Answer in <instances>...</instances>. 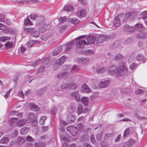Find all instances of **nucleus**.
I'll return each instance as SVG.
<instances>
[{
    "instance_id": "1",
    "label": "nucleus",
    "mask_w": 147,
    "mask_h": 147,
    "mask_svg": "<svg viewBox=\"0 0 147 147\" xmlns=\"http://www.w3.org/2000/svg\"><path fill=\"white\" fill-rule=\"evenodd\" d=\"M118 68L119 76H124L128 72V69L123 62L119 64Z\"/></svg>"
},
{
    "instance_id": "2",
    "label": "nucleus",
    "mask_w": 147,
    "mask_h": 147,
    "mask_svg": "<svg viewBox=\"0 0 147 147\" xmlns=\"http://www.w3.org/2000/svg\"><path fill=\"white\" fill-rule=\"evenodd\" d=\"M84 36H82L76 39L77 40L76 42V46L77 48H83L84 47V45H87L86 41L84 39H82Z\"/></svg>"
},
{
    "instance_id": "3",
    "label": "nucleus",
    "mask_w": 147,
    "mask_h": 147,
    "mask_svg": "<svg viewBox=\"0 0 147 147\" xmlns=\"http://www.w3.org/2000/svg\"><path fill=\"white\" fill-rule=\"evenodd\" d=\"M108 71L109 74L111 75L119 76L118 68L115 66H112L110 67L108 69Z\"/></svg>"
},
{
    "instance_id": "4",
    "label": "nucleus",
    "mask_w": 147,
    "mask_h": 147,
    "mask_svg": "<svg viewBox=\"0 0 147 147\" xmlns=\"http://www.w3.org/2000/svg\"><path fill=\"white\" fill-rule=\"evenodd\" d=\"M67 130L69 133L74 136H76L77 134V127L73 126H68L67 128Z\"/></svg>"
},
{
    "instance_id": "5",
    "label": "nucleus",
    "mask_w": 147,
    "mask_h": 147,
    "mask_svg": "<svg viewBox=\"0 0 147 147\" xmlns=\"http://www.w3.org/2000/svg\"><path fill=\"white\" fill-rule=\"evenodd\" d=\"M77 60L79 63L85 65H88L90 62L89 59L87 57H79L77 58Z\"/></svg>"
},
{
    "instance_id": "6",
    "label": "nucleus",
    "mask_w": 147,
    "mask_h": 147,
    "mask_svg": "<svg viewBox=\"0 0 147 147\" xmlns=\"http://www.w3.org/2000/svg\"><path fill=\"white\" fill-rule=\"evenodd\" d=\"M87 12L86 9H82L78 10L77 11V15L80 18L86 17V16Z\"/></svg>"
},
{
    "instance_id": "7",
    "label": "nucleus",
    "mask_w": 147,
    "mask_h": 147,
    "mask_svg": "<svg viewBox=\"0 0 147 147\" xmlns=\"http://www.w3.org/2000/svg\"><path fill=\"white\" fill-rule=\"evenodd\" d=\"M108 38L107 36L101 34L97 37H96V42L97 43H102L106 40Z\"/></svg>"
},
{
    "instance_id": "8",
    "label": "nucleus",
    "mask_w": 147,
    "mask_h": 147,
    "mask_svg": "<svg viewBox=\"0 0 147 147\" xmlns=\"http://www.w3.org/2000/svg\"><path fill=\"white\" fill-rule=\"evenodd\" d=\"M74 43L75 42L74 41H70L65 45L60 46V48H61L62 49L65 48V51H69L71 48Z\"/></svg>"
},
{
    "instance_id": "9",
    "label": "nucleus",
    "mask_w": 147,
    "mask_h": 147,
    "mask_svg": "<svg viewBox=\"0 0 147 147\" xmlns=\"http://www.w3.org/2000/svg\"><path fill=\"white\" fill-rule=\"evenodd\" d=\"M110 82L109 80H105L101 81L99 83L98 86L100 88L108 87Z\"/></svg>"
},
{
    "instance_id": "10",
    "label": "nucleus",
    "mask_w": 147,
    "mask_h": 147,
    "mask_svg": "<svg viewBox=\"0 0 147 147\" xmlns=\"http://www.w3.org/2000/svg\"><path fill=\"white\" fill-rule=\"evenodd\" d=\"M87 45H90L91 44H94L96 40V37L93 36H88L86 38Z\"/></svg>"
},
{
    "instance_id": "11",
    "label": "nucleus",
    "mask_w": 147,
    "mask_h": 147,
    "mask_svg": "<svg viewBox=\"0 0 147 147\" xmlns=\"http://www.w3.org/2000/svg\"><path fill=\"white\" fill-rule=\"evenodd\" d=\"M71 96L76 100L79 101L80 100V98L79 93L77 91H74L71 94Z\"/></svg>"
},
{
    "instance_id": "12",
    "label": "nucleus",
    "mask_w": 147,
    "mask_h": 147,
    "mask_svg": "<svg viewBox=\"0 0 147 147\" xmlns=\"http://www.w3.org/2000/svg\"><path fill=\"white\" fill-rule=\"evenodd\" d=\"M76 116L72 114H70L68 115L67 117V120L69 123L74 122L76 119Z\"/></svg>"
},
{
    "instance_id": "13",
    "label": "nucleus",
    "mask_w": 147,
    "mask_h": 147,
    "mask_svg": "<svg viewBox=\"0 0 147 147\" xmlns=\"http://www.w3.org/2000/svg\"><path fill=\"white\" fill-rule=\"evenodd\" d=\"M82 91L85 92L90 93L92 92L91 90L88 86L86 84H84L82 86Z\"/></svg>"
},
{
    "instance_id": "14",
    "label": "nucleus",
    "mask_w": 147,
    "mask_h": 147,
    "mask_svg": "<svg viewBox=\"0 0 147 147\" xmlns=\"http://www.w3.org/2000/svg\"><path fill=\"white\" fill-rule=\"evenodd\" d=\"M67 20L69 22L74 24H77L80 22V20L79 19L75 18H68Z\"/></svg>"
},
{
    "instance_id": "15",
    "label": "nucleus",
    "mask_w": 147,
    "mask_h": 147,
    "mask_svg": "<svg viewBox=\"0 0 147 147\" xmlns=\"http://www.w3.org/2000/svg\"><path fill=\"white\" fill-rule=\"evenodd\" d=\"M29 107L31 109L38 111L39 110V108L35 104L32 102L29 103Z\"/></svg>"
},
{
    "instance_id": "16",
    "label": "nucleus",
    "mask_w": 147,
    "mask_h": 147,
    "mask_svg": "<svg viewBox=\"0 0 147 147\" xmlns=\"http://www.w3.org/2000/svg\"><path fill=\"white\" fill-rule=\"evenodd\" d=\"M121 14L119 15L116 17L114 20V26L117 27L119 26L120 24V18L121 17Z\"/></svg>"
},
{
    "instance_id": "17",
    "label": "nucleus",
    "mask_w": 147,
    "mask_h": 147,
    "mask_svg": "<svg viewBox=\"0 0 147 147\" xmlns=\"http://www.w3.org/2000/svg\"><path fill=\"white\" fill-rule=\"evenodd\" d=\"M36 117H34V115L32 113H30L28 115V117L27 120L28 122H35Z\"/></svg>"
},
{
    "instance_id": "18",
    "label": "nucleus",
    "mask_w": 147,
    "mask_h": 147,
    "mask_svg": "<svg viewBox=\"0 0 147 147\" xmlns=\"http://www.w3.org/2000/svg\"><path fill=\"white\" fill-rule=\"evenodd\" d=\"M67 59V57L65 56H63L57 61L58 62V65H62L63 63Z\"/></svg>"
},
{
    "instance_id": "19",
    "label": "nucleus",
    "mask_w": 147,
    "mask_h": 147,
    "mask_svg": "<svg viewBox=\"0 0 147 147\" xmlns=\"http://www.w3.org/2000/svg\"><path fill=\"white\" fill-rule=\"evenodd\" d=\"M135 29L138 31H142L144 30V28L142 24L138 23L135 25Z\"/></svg>"
},
{
    "instance_id": "20",
    "label": "nucleus",
    "mask_w": 147,
    "mask_h": 147,
    "mask_svg": "<svg viewBox=\"0 0 147 147\" xmlns=\"http://www.w3.org/2000/svg\"><path fill=\"white\" fill-rule=\"evenodd\" d=\"M107 69L105 67H98L96 69V72L98 74H102L106 71Z\"/></svg>"
},
{
    "instance_id": "21",
    "label": "nucleus",
    "mask_w": 147,
    "mask_h": 147,
    "mask_svg": "<svg viewBox=\"0 0 147 147\" xmlns=\"http://www.w3.org/2000/svg\"><path fill=\"white\" fill-rule=\"evenodd\" d=\"M40 42L38 40H30L27 43V46L28 47H32V45L35 44H38Z\"/></svg>"
},
{
    "instance_id": "22",
    "label": "nucleus",
    "mask_w": 147,
    "mask_h": 147,
    "mask_svg": "<svg viewBox=\"0 0 147 147\" xmlns=\"http://www.w3.org/2000/svg\"><path fill=\"white\" fill-rule=\"evenodd\" d=\"M26 121L24 119H22L18 121L17 123V125L19 127H22L26 123Z\"/></svg>"
},
{
    "instance_id": "23",
    "label": "nucleus",
    "mask_w": 147,
    "mask_h": 147,
    "mask_svg": "<svg viewBox=\"0 0 147 147\" xmlns=\"http://www.w3.org/2000/svg\"><path fill=\"white\" fill-rule=\"evenodd\" d=\"M5 46L6 49H9L13 48V43L11 41H7L5 44Z\"/></svg>"
},
{
    "instance_id": "24",
    "label": "nucleus",
    "mask_w": 147,
    "mask_h": 147,
    "mask_svg": "<svg viewBox=\"0 0 147 147\" xmlns=\"http://www.w3.org/2000/svg\"><path fill=\"white\" fill-rule=\"evenodd\" d=\"M35 145L36 147H45L46 144L45 142H35Z\"/></svg>"
},
{
    "instance_id": "25",
    "label": "nucleus",
    "mask_w": 147,
    "mask_h": 147,
    "mask_svg": "<svg viewBox=\"0 0 147 147\" xmlns=\"http://www.w3.org/2000/svg\"><path fill=\"white\" fill-rule=\"evenodd\" d=\"M25 139L21 137H18L17 139L16 142L18 144H23L25 142Z\"/></svg>"
},
{
    "instance_id": "26",
    "label": "nucleus",
    "mask_w": 147,
    "mask_h": 147,
    "mask_svg": "<svg viewBox=\"0 0 147 147\" xmlns=\"http://www.w3.org/2000/svg\"><path fill=\"white\" fill-rule=\"evenodd\" d=\"M64 10L67 11H71L73 10V7L71 5H65L64 7Z\"/></svg>"
},
{
    "instance_id": "27",
    "label": "nucleus",
    "mask_w": 147,
    "mask_h": 147,
    "mask_svg": "<svg viewBox=\"0 0 147 147\" xmlns=\"http://www.w3.org/2000/svg\"><path fill=\"white\" fill-rule=\"evenodd\" d=\"M81 101L82 103L85 105L86 106L88 105V98L87 97L84 96L82 97L81 99Z\"/></svg>"
},
{
    "instance_id": "28",
    "label": "nucleus",
    "mask_w": 147,
    "mask_h": 147,
    "mask_svg": "<svg viewBox=\"0 0 147 147\" xmlns=\"http://www.w3.org/2000/svg\"><path fill=\"white\" fill-rule=\"evenodd\" d=\"M29 130V128L24 127H23L21 130L20 133L21 134H26Z\"/></svg>"
},
{
    "instance_id": "29",
    "label": "nucleus",
    "mask_w": 147,
    "mask_h": 147,
    "mask_svg": "<svg viewBox=\"0 0 147 147\" xmlns=\"http://www.w3.org/2000/svg\"><path fill=\"white\" fill-rule=\"evenodd\" d=\"M79 66L78 65H75L72 67L71 71V72H76L78 70Z\"/></svg>"
},
{
    "instance_id": "30",
    "label": "nucleus",
    "mask_w": 147,
    "mask_h": 147,
    "mask_svg": "<svg viewBox=\"0 0 147 147\" xmlns=\"http://www.w3.org/2000/svg\"><path fill=\"white\" fill-rule=\"evenodd\" d=\"M11 38L9 36H3L0 37V41L1 42H5L7 40H9Z\"/></svg>"
},
{
    "instance_id": "31",
    "label": "nucleus",
    "mask_w": 147,
    "mask_h": 147,
    "mask_svg": "<svg viewBox=\"0 0 147 147\" xmlns=\"http://www.w3.org/2000/svg\"><path fill=\"white\" fill-rule=\"evenodd\" d=\"M45 21V18L43 17H40L37 19V22L38 24H42Z\"/></svg>"
},
{
    "instance_id": "32",
    "label": "nucleus",
    "mask_w": 147,
    "mask_h": 147,
    "mask_svg": "<svg viewBox=\"0 0 147 147\" xmlns=\"http://www.w3.org/2000/svg\"><path fill=\"white\" fill-rule=\"evenodd\" d=\"M77 111L78 114L82 113L83 111V109L81 105H79L77 107Z\"/></svg>"
},
{
    "instance_id": "33",
    "label": "nucleus",
    "mask_w": 147,
    "mask_h": 147,
    "mask_svg": "<svg viewBox=\"0 0 147 147\" xmlns=\"http://www.w3.org/2000/svg\"><path fill=\"white\" fill-rule=\"evenodd\" d=\"M123 58V56L120 54H118L115 57V59L116 61H118L121 60Z\"/></svg>"
},
{
    "instance_id": "34",
    "label": "nucleus",
    "mask_w": 147,
    "mask_h": 147,
    "mask_svg": "<svg viewBox=\"0 0 147 147\" xmlns=\"http://www.w3.org/2000/svg\"><path fill=\"white\" fill-rule=\"evenodd\" d=\"M85 53L86 55L90 56L93 55L94 52L92 50H88L85 51Z\"/></svg>"
},
{
    "instance_id": "35",
    "label": "nucleus",
    "mask_w": 147,
    "mask_h": 147,
    "mask_svg": "<svg viewBox=\"0 0 147 147\" xmlns=\"http://www.w3.org/2000/svg\"><path fill=\"white\" fill-rule=\"evenodd\" d=\"M46 118V117L45 116H42L40 117L39 122L41 125H44V122Z\"/></svg>"
},
{
    "instance_id": "36",
    "label": "nucleus",
    "mask_w": 147,
    "mask_h": 147,
    "mask_svg": "<svg viewBox=\"0 0 147 147\" xmlns=\"http://www.w3.org/2000/svg\"><path fill=\"white\" fill-rule=\"evenodd\" d=\"M98 96V93L97 92H94L92 94V95L90 96V97L92 100H94L96 99Z\"/></svg>"
},
{
    "instance_id": "37",
    "label": "nucleus",
    "mask_w": 147,
    "mask_h": 147,
    "mask_svg": "<svg viewBox=\"0 0 147 147\" xmlns=\"http://www.w3.org/2000/svg\"><path fill=\"white\" fill-rule=\"evenodd\" d=\"M12 114L15 115H16L19 117H21L23 115L22 113H18L17 111H13Z\"/></svg>"
},
{
    "instance_id": "38",
    "label": "nucleus",
    "mask_w": 147,
    "mask_h": 147,
    "mask_svg": "<svg viewBox=\"0 0 147 147\" xmlns=\"http://www.w3.org/2000/svg\"><path fill=\"white\" fill-rule=\"evenodd\" d=\"M18 118H11L9 122V123L10 125H12L13 124L16 123V121L17 120Z\"/></svg>"
},
{
    "instance_id": "39",
    "label": "nucleus",
    "mask_w": 147,
    "mask_h": 147,
    "mask_svg": "<svg viewBox=\"0 0 147 147\" xmlns=\"http://www.w3.org/2000/svg\"><path fill=\"white\" fill-rule=\"evenodd\" d=\"M24 24L25 25H32V24L28 18H27L24 22Z\"/></svg>"
},
{
    "instance_id": "40",
    "label": "nucleus",
    "mask_w": 147,
    "mask_h": 147,
    "mask_svg": "<svg viewBox=\"0 0 147 147\" xmlns=\"http://www.w3.org/2000/svg\"><path fill=\"white\" fill-rule=\"evenodd\" d=\"M130 132V130L129 129L127 128L123 134V137L125 138L127 136L129 135Z\"/></svg>"
},
{
    "instance_id": "41",
    "label": "nucleus",
    "mask_w": 147,
    "mask_h": 147,
    "mask_svg": "<svg viewBox=\"0 0 147 147\" xmlns=\"http://www.w3.org/2000/svg\"><path fill=\"white\" fill-rule=\"evenodd\" d=\"M9 141V139L7 137H3L1 140V142L2 143H7Z\"/></svg>"
},
{
    "instance_id": "42",
    "label": "nucleus",
    "mask_w": 147,
    "mask_h": 147,
    "mask_svg": "<svg viewBox=\"0 0 147 147\" xmlns=\"http://www.w3.org/2000/svg\"><path fill=\"white\" fill-rule=\"evenodd\" d=\"M90 140L91 142L93 144L96 143V140L94 138V135L92 134L90 136Z\"/></svg>"
},
{
    "instance_id": "43",
    "label": "nucleus",
    "mask_w": 147,
    "mask_h": 147,
    "mask_svg": "<svg viewBox=\"0 0 147 147\" xmlns=\"http://www.w3.org/2000/svg\"><path fill=\"white\" fill-rule=\"evenodd\" d=\"M78 128L80 131H82L84 129V125L82 123H80L78 125Z\"/></svg>"
},
{
    "instance_id": "44",
    "label": "nucleus",
    "mask_w": 147,
    "mask_h": 147,
    "mask_svg": "<svg viewBox=\"0 0 147 147\" xmlns=\"http://www.w3.org/2000/svg\"><path fill=\"white\" fill-rule=\"evenodd\" d=\"M20 51L22 54H23L26 50V47L22 45H21L19 48Z\"/></svg>"
},
{
    "instance_id": "45",
    "label": "nucleus",
    "mask_w": 147,
    "mask_h": 147,
    "mask_svg": "<svg viewBox=\"0 0 147 147\" xmlns=\"http://www.w3.org/2000/svg\"><path fill=\"white\" fill-rule=\"evenodd\" d=\"M45 91L44 89H40L38 90L36 92V94L38 95H40L42 94H43Z\"/></svg>"
},
{
    "instance_id": "46",
    "label": "nucleus",
    "mask_w": 147,
    "mask_h": 147,
    "mask_svg": "<svg viewBox=\"0 0 147 147\" xmlns=\"http://www.w3.org/2000/svg\"><path fill=\"white\" fill-rule=\"evenodd\" d=\"M7 28V26L2 23H0V30H5Z\"/></svg>"
},
{
    "instance_id": "47",
    "label": "nucleus",
    "mask_w": 147,
    "mask_h": 147,
    "mask_svg": "<svg viewBox=\"0 0 147 147\" xmlns=\"http://www.w3.org/2000/svg\"><path fill=\"white\" fill-rule=\"evenodd\" d=\"M59 49H57V50L54 51L53 53V55H56L59 53L62 50V48H60V46L59 47Z\"/></svg>"
},
{
    "instance_id": "48",
    "label": "nucleus",
    "mask_w": 147,
    "mask_h": 147,
    "mask_svg": "<svg viewBox=\"0 0 147 147\" xmlns=\"http://www.w3.org/2000/svg\"><path fill=\"white\" fill-rule=\"evenodd\" d=\"M66 18L65 16L63 17H60L58 18V20L60 22H65L66 20Z\"/></svg>"
},
{
    "instance_id": "49",
    "label": "nucleus",
    "mask_w": 147,
    "mask_h": 147,
    "mask_svg": "<svg viewBox=\"0 0 147 147\" xmlns=\"http://www.w3.org/2000/svg\"><path fill=\"white\" fill-rule=\"evenodd\" d=\"M34 29L33 28H25V30L26 31L29 32L30 33H31L32 34V33L34 32Z\"/></svg>"
},
{
    "instance_id": "50",
    "label": "nucleus",
    "mask_w": 147,
    "mask_h": 147,
    "mask_svg": "<svg viewBox=\"0 0 147 147\" xmlns=\"http://www.w3.org/2000/svg\"><path fill=\"white\" fill-rule=\"evenodd\" d=\"M61 139L62 140L65 141L69 142V139L67 136H62L61 137Z\"/></svg>"
},
{
    "instance_id": "51",
    "label": "nucleus",
    "mask_w": 147,
    "mask_h": 147,
    "mask_svg": "<svg viewBox=\"0 0 147 147\" xmlns=\"http://www.w3.org/2000/svg\"><path fill=\"white\" fill-rule=\"evenodd\" d=\"M57 108L55 107H53L51 110V113L53 115H55L57 112Z\"/></svg>"
},
{
    "instance_id": "52",
    "label": "nucleus",
    "mask_w": 147,
    "mask_h": 147,
    "mask_svg": "<svg viewBox=\"0 0 147 147\" xmlns=\"http://www.w3.org/2000/svg\"><path fill=\"white\" fill-rule=\"evenodd\" d=\"M39 33L37 31H34L32 33V35L35 37L37 38L39 36Z\"/></svg>"
},
{
    "instance_id": "53",
    "label": "nucleus",
    "mask_w": 147,
    "mask_h": 147,
    "mask_svg": "<svg viewBox=\"0 0 147 147\" xmlns=\"http://www.w3.org/2000/svg\"><path fill=\"white\" fill-rule=\"evenodd\" d=\"M144 59V57L143 56L140 55H138L136 57V59L138 61L142 60Z\"/></svg>"
},
{
    "instance_id": "54",
    "label": "nucleus",
    "mask_w": 147,
    "mask_h": 147,
    "mask_svg": "<svg viewBox=\"0 0 147 147\" xmlns=\"http://www.w3.org/2000/svg\"><path fill=\"white\" fill-rule=\"evenodd\" d=\"M26 139L27 141L32 142L34 141V139L29 136H27Z\"/></svg>"
},
{
    "instance_id": "55",
    "label": "nucleus",
    "mask_w": 147,
    "mask_h": 147,
    "mask_svg": "<svg viewBox=\"0 0 147 147\" xmlns=\"http://www.w3.org/2000/svg\"><path fill=\"white\" fill-rule=\"evenodd\" d=\"M137 37L138 38L140 39H142L145 38L144 34L142 33H141L139 34L138 35Z\"/></svg>"
},
{
    "instance_id": "56",
    "label": "nucleus",
    "mask_w": 147,
    "mask_h": 147,
    "mask_svg": "<svg viewBox=\"0 0 147 147\" xmlns=\"http://www.w3.org/2000/svg\"><path fill=\"white\" fill-rule=\"evenodd\" d=\"M69 87L68 85L65 83H63L62 84L61 87V88L62 89H64L65 88Z\"/></svg>"
},
{
    "instance_id": "57",
    "label": "nucleus",
    "mask_w": 147,
    "mask_h": 147,
    "mask_svg": "<svg viewBox=\"0 0 147 147\" xmlns=\"http://www.w3.org/2000/svg\"><path fill=\"white\" fill-rule=\"evenodd\" d=\"M67 26L66 25H64L62 27L60 28V30L61 32H63L65 30V29L67 27Z\"/></svg>"
},
{
    "instance_id": "58",
    "label": "nucleus",
    "mask_w": 147,
    "mask_h": 147,
    "mask_svg": "<svg viewBox=\"0 0 147 147\" xmlns=\"http://www.w3.org/2000/svg\"><path fill=\"white\" fill-rule=\"evenodd\" d=\"M131 16V14L130 13H126L124 19L125 20H126L129 18Z\"/></svg>"
},
{
    "instance_id": "59",
    "label": "nucleus",
    "mask_w": 147,
    "mask_h": 147,
    "mask_svg": "<svg viewBox=\"0 0 147 147\" xmlns=\"http://www.w3.org/2000/svg\"><path fill=\"white\" fill-rule=\"evenodd\" d=\"M18 95L19 96L23 98L24 97V94L22 90L20 91L18 93Z\"/></svg>"
},
{
    "instance_id": "60",
    "label": "nucleus",
    "mask_w": 147,
    "mask_h": 147,
    "mask_svg": "<svg viewBox=\"0 0 147 147\" xmlns=\"http://www.w3.org/2000/svg\"><path fill=\"white\" fill-rule=\"evenodd\" d=\"M30 18L32 20H35L37 19V16L34 14H31L30 16Z\"/></svg>"
},
{
    "instance_id": "61",
    "label": "nucleus",
    "mask_w": 147,
    "mask_h": 147,
    "mask_svg": "<svg viewBox=\"0 0 147 147\" xmlns=\"http://www.w3.org/2000/svg\"><path fill=\"white\" fill-rule=\"evenodd\" d=\"M5 20L4 16L2 15H0V22H3Z\"/></svg>"
},
{
    "instance_id": "62",
    "label": "nucleus",
    "mask_w": 147,
    "mask_h": 147,
    "mask_svg": "<svg viewBox=\"0 0 147 147\" xmlns=\"http://www.w3.org/2000/svg\"><path fill=\"white\" fill-rule=\"evenodd\" d=\"M136 65L135 64L133 63L130 65V68L131 70H133L136 67Z\"/></svg>"
},
{
    "instance_id": "63",
    "label": "nucleus",
    "mask_w": 147,
    "mask_h": 147,
    "mask_svg": "<svg viewBox=\"0 0 147 147\" xmlns=\"http://www.w3.org/2000/svg\"><path fill=\"white\" fill-rule=\"evenodd\" d=\"M18 132L17 131H14L12 133V135L13 137H16L18 135Z\"/></svg>"
},
{
    "instance_id": "64",
    "label": "nucleus",
    "mask_w": 147,
    "mask_h": 147,
    "mask_svg": "<svg viewBox=\"0 0 147 147\" xmlns=\"http://www.w3.org/2000/svg\"><path fill=\"white\" fill-rule=\"evenodd\" d=\"M81 4L83 5H86L87 3V1L86 0H79Z\"/></svg>"
}]
</instances>
